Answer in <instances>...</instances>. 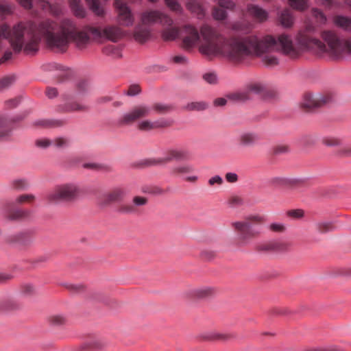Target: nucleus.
I'll use <instances>...</instances> for the list:
<instances>
[{"label":"nucleus","mask_w":351,"mask_h":351,"mask_svg":"<svg viewBox=\"0 0 351 351\" xmlns=\"http://www.w3.org/2000/svg\"><path fill=\"white\" fill-rule=\"evenodd\" d=\"M169 122L164 119H160L154 121L143 120L138 123V128L143 131H149L154 129L162 128L169 125Z\"/></svg>","instance_id":"obj_16"},{"label":"nucleus","mask_w":351,"mask_h":351,"mask_svg":"<svg viewBox=\"0 0 351 351\" xmlns=\"http://www.w3.org/2000/svg\"><path fill=\"white\" fill-rule=\"evenodd\" d=\"M58 95L57 88L53 87H47L46 90V95L49 99H53Z\"/></svg>","instance_id":"obj_55"},{"label":"nucleus","mask_w":351,"mask_h":351,"mask_svg":"<svg viewBox=\"0 0 351 351\" xmlns=\"http://www.w3.org/2000/svg\"><path fill=\"white\" fill-rule=\"evenodd\" d=\"M316 228L319 233H325L333 230L331 222L323 221L316 224Z\"/></svg>","instance_id":"obj_36"},{"label":"nucleus","mask_w":351,"mask_h":351,"mask_svg":"<svg viewBox=\"0 0 351 351\" xmlns=\"http://www.w3.org/2000/svg\"><path fill=\"white\" fill-rule=\"evenodd\" d=\"M214 105L215 106H223L226 104L227 100L225 98H217L214 100Z\"/></svg>","instance_id":"obj_63"},{"label":"nucleus","mask_w":351,"mask_h":351,"mask_svg":"<svg viewBox=\"0 0 351 351\" xmlns=\"http://www.w3.org/2000/svg\"><path fill=\"white\" fill-rule=\"evenodd\" d=\"M70 8L73 14L80 19L85 18L86 16V10L81 4H77L75 5L70 6Z\"/></svg>","instance_id":"obj_32"},{"label":"nucleus","mask_w":351,"mask_h":351,"mask_svg":"<svg viewBox=\"0 0 351 351\" xmlns=\"http://www.w3.org/2000/svg\"><path fill=\"white\" fill-rule=\"evenodd\" d=\"M34 198H35V197L34 195L25 194V195H21L19 196L16 199L15 202L17 204H22L25 202H30V201L33 200Z\"/></svg>","instance_id":"obj_49"},{"label":"nucleus","mask_w":351,"mask_h":351,"mask_svg":"<svg viewBox=\"0 0 351 351\" xmlns=\"http://www.w3.org/2000/svg\"><path fill=\"white\" fill-rule=\"evenodd\" d=\"M278 19L284 27H291L294 21V18L289 9L281 11L278 14Z\"/></svg>","instance_id":"obj_21"},{"label":"nucleus","mask_w":351,"mask_h":351,"mask_svg":"<svg viewBox=\"0 0 351 351\" xmlns=\"http://www.w3.org/2000/svg\"><path fill=\"white\" fill-rule=\"evenodd\" d=\"M132 35L135 41L139 43L147 42L152 36L150 29L142 25H137L134 27Z\"/></svg>","instance_id":"obj_17"},{"label":"nucleus","mask_w":351,"mask_h":351,"mask_svg":"<svg viewBox=\"0 0 351 351\" xmlns=\"http://www.w3.org/2000/svg\"><path fill=\"white\" fill-rule=\"evenodd\" d=\"M287 215L293 219H300L304 216V211L302 209L291 210Z\"/></svg>","instance_id":"obj_47"},{"label":"nucleus","mask_w":351,"mask_h":351,"mask_svg":"<svg viewBox=\"0 0 351 351\" xmlns=\"http://www.w3.org/2000/svg\"><path fill=\"white\" fill-rule=\"evenodd\" d=\"M323 43L316 36V28L308 25L296 34L295 40L300 49H316L327 52L335 58L351 54V39L340 37L332 30H326L322 33Z\"/></svg>","instance_id":"obj_3"},{"label":"nucleus","mask_w":351,"mask_h":351,"mask_svg":"<svg viewBox=\"0 0 351 351\" xmlns=\"http://www.w3.org/2000/svg\"><path fill=\"white\" fill-rule=\"evenodd\" d=\"M290 149L288 145L285 144H279L273 147L272 152L275 155H280L287 154L289 152Z\"/></svg>","instance_id":"obj_40"},{"label":"nucleus","mask_w":351,"mask_h":351,"mask_svg":"<svg viewBox=\"0 0 351 351\" xmlns=\"http://www.w3.org/2000/svg\"><path fill=\"white\" fill-rule=\"evenodd\" d=\"M223 182V180H222V178L219 176V175H216L212 178H210L209 180H208V184L210 185V186H213L215 184H218V185H221Z\"/></svg>","instance_id":"obj_57"},{"label":"nucleus","mask_w":351,"mask_h":351,"mask_svg":"<svg viewBox=\"0 0 351 351\" xmlns=\"http://www.w3.org/2000/svg\"><path fill=\"white\" fill-rule=\"evenodd\" d=\"M153 109L157 111L158 113H164L165 112L169 111L171 108L170 106L164 104H156Z\"/></svg>","instance_id":"obj_48"},{"label":"nucleus","mask_w":351,"mask_h":351,"mask_svg":"<svg viewBox=\"0 0 351 351\" xmlns=\"http://www.w3.org/2000/svg\"><path fill=\"white\" fill-rule=\"evenodd\" d=\"M334 3L333 0H317V3L321 5L330 8L332 6Z\"/></svg>","instance_id":"obj_60"},{"label":"nucleus","mask_w":351,"mask_h":351,"mask_svg":"<svg viewBox=\"0 0 351 351\" xmlns=\"http://www.w3.org/2000/svg\"><path fill=\"white\" fill-rule=\"evenodd\" d=\"M90 10L97 16L104 14V8L100 5L99 0H85Z\"/></svg>","instance_id":"obj_27"},{"label":"nucleus","mask_w":351,"mask_h":351,"mask_svg":"<svg viewBox=\"0 0 351 351\" xmlns=\"http://www.w3.org/2000/svg\"><path fill=\"white\" fill-rule=\"evenodd\" d=\"M25 116H16L12 118L0 117V141L8 138L12 130L14 128V124L22 120Z\"/></svg>","instance_id":"obj_15"},{"label":"nucleus","mask_w":351,"mask_h":351,"mask_svg":"<svg viewBox=\"0 0 351 351\" xmlns=\"http://www.w3.org/2000/svg\"><path fill=\"white\" fill-rule=\"evenodd\" d=\"M341 154L348 156L351 154V145H346L341 148Z\"/></svg>","instance_id":"obj_64"},{"label":"nucleus","mask_w":351,"mask_h":351,"mask_svg":"<svg viewBox=\"0 0 351 351\" xmlns=\"http://www.w3.org/2000/svg\"><path fill=\"white\" fill-rule=\"evenodd\" d=\"M14 80L15 78L12 76L5 77L0 80V90L10 87Z\"/></svg>","instance_id":"obj_43"},{"label":"nucleus","mask_w":351,"mask_h":351,"mask_svg":"<svg viewBox=\"0 0 351 351\" xmlns=\"http://www.w3.org/2000/svg\"><path fill=\"white\" fill-rule=\"evenodd\" d=\"M147 203V199L144 197L135 196L133 198L134 206H144Z\"/></svg>","instance_id":"obj_53"},{"label":"nucleus","mask_w":351,"mask_h":351,"mask_svg":"<svg viewBox=\"0 0 351 351\" xmlns=\"http://www.w3.org/2000/svg\"><path fill=\"white\" fill-rule=\"evenodd\" d=\"M127 193V191L123 188H115L112 191L99 197L98 204L104 207L113 202H120L123 200Z\"/></svg>","instance_id":"obj_14"},{"label":"nucleus","mask_w":351,"mask_h":351,"mask_svg":"<svg viewBox=\"0 0 351 351\" xmlns=\"http://www.w3.org/2000/svg\"><path fill=\"white\" fill-rule=\"evenodd\" d=\"M59 110L63 112H82L88 110V107L83 104L77 101H72L61 105L58 107Z\"/></svg>","instance_id":"obj_19"},{"label":"nucleus","mask_w":351,"mask_h":351,"mask_svg":"<svg viewBox=\"0 0 351 351\" xmlns=\"http://www.w3.org/2000/svg\"><path fill=\"white\" fill-rule=\"evenodd\" d=\"M315 351H341V350L337 346H330L324 348H317Z\"/></svg>","instance_id":"obj_62"},{"label":"nucleus","mask_w":351,"mask_h":351,"mask_svg":"<svg viewBox=\"0 0 351 351\" xmlns=\"http://www.w3.org/2000/svg\"><path fill=\"white\" fill-rule=\"evenodd\" d=\"M226 180L230 183H234L238 180V176L236 173L228 172L225 176Z\"/></svg>","instance_id":"obj_56"},{"label":"nucleus","mask_w":351,"mask_h":351,"mask_svg":"<svg viewBox=\"0 0 351 351\" xmlns=\"http://www.w3.org/2000/svg\"><path fill=\"white\" fill-rule=\"evenodd\" d=\"M117 211L121 214H132L136 212V208L131 204H123L118 208Z\"/></svg>","instance_id":"obj_39"},{"label":"nucleus","mask_w":351,"mask_h":351,"mask_svg":"<svg viewBox=\"0 0 351 351\" xmlns=\"http://www.w3.org/2000/svg\"><path fill=\"white\" fill-rule=\"evenodd\" d=\"M203 79L210 84H215L217 82V75L215 73H206L204 74Z\"/></svg>","instance_id":"obj_44"},{"label":"nucleus","mask_w":351,"mask_h":351,"mask_svg":"<svg viewBox=\"0 0 351 351\" xmlns=\"http://www.w3.org/2000/svg\"><path fill=\"white\" fill-rule=\"evenodd\" d=\"M179 34V29L177 27H167L162 32L161 36L165 41H172L178 37Z\"/></svg>","instance_id":"obj_26"},{"label":"nucleus","mask_w":351,"mask_h":351,"mask_svg":"<svg viewBox=\"0 0 351 351\" xmlns=\"http://www.w3.org/2000/svg\"><path fill=\"white\" fill-rule=\"evenodd\" d=\"M38 24L33 22L19 23L12 29L5 24L0 25V39L9 40L13 51L16 53L23 51L26 55H34L39 50L41 38L46 43V37L39 30Z\"/></svg>","instance_id":"obj_4"},{"label":"nucleus","mask_w":351,"mask_h":351,"mask_svg":"<svg viewBox=\"0 0 351 351\" xmlns=\"http://www.w3.org/2000/svg\"><path fill=\"white\" fill-rule=\"evenodd\" d=\"M204 26H208L210 28H211L213 30L214 33L216 35L217 40H220V42H223L224 40H230V38L228 39V38H223L219 37L217 35V34L216 33L215 30L207 24L203 25L201 27L200 34H199L197 29L195 26L188 24V25H184L182 27V34H184L182 37L183 48H184L185 49H191L193 48L196 45V44L198 43V41H199L200 35H201L202 40L201 44L199 47V51L203 55V53L200 51V47L205 43V40H204V37L202 34V27ZM204 56H207L206 55H204ZM208 56V57H215V56Z\"/></svg>","instance_id":"obj_6"},{"label":"nucleus","mask_w":351,"mask_h":351,"mask_svg":"<svg viewBox=\"0 0 351 351\" xmlns=\"http://www.w3.org/2000/svg\"><path fill=\"white\" fill-rule=\"evenodd\" d=\"M64 317L61 315H56L51 317V322L53 325H60L64 322Z\"/></svg>","instance_id":"obj_58"},{"label":"nucleus","mask_w":351,"mask_h":351,"mask_svg":"<svg viewBox=\"0 0 351 351\" xmlns=\"http://www.w3.org/2000/svg\"><path fill=\"white\" fill-rule=\"evenodd\" d=\"M332 101L330 96H324L320 94L313 95L307 93L304 96L302 106L308 109H314L319 108L322 105L328 104Z\"/></svg>","instance_id":"obj_13"},{"label":"nucleus","mask_w":351,"mask_h":351,"mask_svg":"<svg viewBox=\"0 0 351 351\" xmlns=\"http://www.w3.org/2000/svg\"><path fill=\"white\" fill-rule=\"evenodd\" d=\"M141 21L143 25H152L160 24L162 26L171 27L173 19L165 12L158 10H147L141 14Z\"/></svg>","instance_id":"obj_7"},{"label":"nucleus","mask_w":351,"mask_h":351,"mask_svg":"<svg viewBox=\"0 0 351 351\" xmlns=\"http://www.w3.org/2000/svg\"><path fill=\"white\" fill-rule=\"evenodd\" d=\"M269 229L274 232H282L285 230V226L282 223L275 222L269 225Z\"/></svg>","instance_id":"obj_51"},{"label":"nucleus","mask_w":351,"mask_h":351,"mask_svg":"<svg viewBox=\"0 0 351 351\" xmlns=\"http://www.w3.org/2000/svg\"><path fill=\"white\" fill-rule=\"evenodd\" d=\"M114 8L117 12V21L121 25L125 27L132 26L134 19L131 9L121 0H115Z\"/></svg>","instance_id":"obj_11"},{"label":"nucleus","mask_w":351,"mask_h":351,"mask_svg":"<svg viewBox=\"0 0 351 351\" xmlns=\"http://www.w3.org/2000/svg\"><path fill=\"white\" fill-rule=\"evenodd\" d=\"M280 245L281 244L280 243H272L265 244L263 246H261L259 250H280L282 249L280 247Z\"/></svg>","instance_id":"obj_46"},{"label":"nucleus","mask_w":351,"mask_h":351,"mask_svg":"<svg viewBox=\"0 0 351 351\" xmlns=\"http://www.w3.org/2000/svg\"><path fill=\"white\" fill-rule=\"evenodd\" d=\"M186 6L187 9L199 19H203L206 12L202 6L196 1L186 2Z\"/></svg>","instance_id":"obj_20"},{"label":"nucleus","mask_w":351,"mask_h":351,"mask_svg":"<svg viewBox=\"0 0 351 351\" xmlns=\"http://www.w3.org/2000/svg\"><path fill=\"white\" fill-rule=\"evenodd\" d=\"M38 30L45 36L47 48L60 53L65 52L71 42L78 49L86 48L90 43L89 34L94 40L104 38L113 43L124 36L123 30L117 25H106L100 29L86 25L80 29L77 23L69 18H64L58 22L49 19L43 21Z\"/></svg>","instance_id":"obj_2"},{"label":"nucleus","mask_w":351,"mask_h":351,"mask_svg":"<svg viewBox=\"0 0 351 351\" xmlns=\"http://www.w3.org/2000/svg\"><path fill=\"white\" fill-rule=\"evenodd\" d=\"M202 34L205 40L200 47L203 54L221 56L231 61L239 62L246 56L256 55L262 57L265 66L274 67L279 62L274 55L271 54L273 51H280L292 58L299 55L291 37L286 34H280L277 38L271 35L261 38L256 36L231 38L223 42L217 40L213 30L208 26L202 27Z\"/></svg>","instance_id":"obj_1"},{"label":"nucleus","mask_w":351,"mask_h":351,"mask_svg":"<svg viewBox=\"0 0 351 351\" xmlns=\"http://www.w3.org/2000/svg\"><path fill=\"white\" fill-rule=\"evenodd\" d=\"M215 293L213 289L210 287H201L193 289L191 294L193 298L204 299L212 296Z\"/></svg>","instance_id":"obj_22"},{"label":"nucleus","mask_w":351,"mask_h":351,"mask_svg":"<svg viewBox=\"0 0 351 351\" xmlns=\"http://www.w3.org/2000/svg\"><path fill=\"white\" fill-rule=\"evenodd\" d=\"M212 15L216 21H223L227 18L228 14L224 9L215 7L213 10Z\"/></svg>","instance_id":"obj_31"},{"label":"nucleus","mask_w":351,"mask_h":351,"mask_svg":"<svg viewBox=\"0 0 351 351\" xmlns=\"http://www.w3.org/2000/svg\"><path fill=\"white\" fill-rule=\"evenodd\" d=\"M192 171L193 167L189 165H178L173 169V172L177 173H188Z\"/></svg>","instance_id":"obj_41"},{"label":"nucleus","mask_w":351,"mask_h":351,"mask_svg":"<svg viewBox=\"0 0 351 351\" xmlns=\"http://www.w3.org/2000/svg\"><path fill=\"white\" fill-rule=\"evenodd\" d=\"M207 107H208V104L204 101H193V102L189 103L186 106V109L188 110L200 111V110H205L206 108H207Z\"/></svg>","instance_id":"obj_30"},{"label":"nucleus","mask_w":351,"mask_h":351,"mask_svg":"<svg viewBox=\"0 0 351 351\" xmlns=\"http://www.w3.org/2000/svg\"><path fill=\"white\" fill-rule=\"evenodd\" d=\"M19 99L17 98L12 99L6 101V105L9 108H14L19 105Z\"/></svg>","instance_id":"obj_61"},{"label":"nucleus","mask_w":351,"mask_h":351,"mask_svg":"<svg viewBox=\"0 0 351 351\" xmlns=\"http://www.w3.org/2000/svg\"><path fill=\"white\" fill-rule=\"evenodd\" d=\"M167 7L173 12L179 14L183 13V8L178 0H163Z\"/></svg>","instance_id":"obj_29"},{"label":"nucleus","mask_w":351,"mask_h":351,"mask_svg":"<svg viewBox=\"0 0 351 351\" xmlns=\"http://www.w3.org/2000/svg\"><path fill=\"white\" fill-rule=\"evenodd\" d=\"M65 123L64 121L63 120H40L37 121L36 122V124L38 125H43V126H57L60 127L63 125Z\"/></svg>","instance_id":"obj_34"},{"label":"nucleus","mask_w":351,"mask_h":351,"mask_svg":"<svg viewBox=\"0 0 351 351\" xmlns=\"http://www.w3.org/2000/svg\"><path fill=\"white\" fill-rule=\"evenodd\" d=\"M312 14L318 23L321 24H325L326 23V16L319 9L313 8L312 10Z\"/></svg>","instance_id":"obj_38"},{"label":"nucleus","mask_w":351,"mask_h":351,"mask_svg":"<svg viewBox=\"0 0 351 351\" xmlns=\"http://www.w3.org/2000/svg\"><path fill=\"white\" fill-rule=\"evenodd\" d=\"M77 89L78 94H84L88 90V84L86 81H80L77 84Z\"/></svg>","instance_id":"obj_50"},{"label":"nucleus","mask_w":351,"mask_h":351,"mask_svg":"<svg viewBox=\"0 0 351 351\" xmlns=\"http://www.w3.org/2000/svg\"><path fill=\"white\" fill-rule=\"evenodd\" d=\"M258 140V137L254 133H243L239 137V142L242 146H252Z\"/></svg>","instance_id":"obj_25"},{"label":"nucleus","mask_w":351,"mask_h":351,"mask_svg":"<svg viewBox=\"0 0 351 351\" xmlns=\"http://www.w3.org/2000/svg\"><path fill=\"white\" fill-rule=\"evenodd\" d=\"M14 12V6L3 1L0 3V19L3 20L7 15H11Z\"/></svg>","instance_id":"obj_28"},{"label":"nucleus","mask_w":351,"mask_h":351,"mask_svg":"<svg viewBox=\"0 0 351 351\" xmlns=\"http://www.w3.org/2000/svg\"><path fill=\"white\" fill-rule=\"evenodd\" d=\"M232 226L238 233V239L243 245L250 243L261 232L259 230L252 228L251 223L245 221L233 222Z\"/></svg>","instance_id":"obj_8"},{"label":"nucleus","mask_w":351,"mask_h":351,"mask_svg":"<svg viewBox=\"0 0 351 351\" xmlns=\"http://www.w3.org/2000/svg\"><path fill=\"white\" fill-rule=\"evenodd\" d=\"M14 186L18 189H23L27 187V184L25 180H18L14 182Z\"/></svg>","instance_id":"obj_59"},{"label":"nucleus","mask_w":351,"mask_h":351,"mask_svg":"<svg viewBox=\"0 0 351 351\" xmlns=\"http://www.w3.org/2000/svg\"><path fill=\"white\" fill-rule=\"evenodd\" d=\"M29 212L25 210H16L8 218L10 220L25 218L28 216Z\"/></svg>","instance_id":"obj_42"},{"label":"nucleus","mask_w":351,"mask_h":351,"mask_svg":"<svg viewBox=\"0 0 351 351\" xmlns=\"http://www.w3.org/2000/svg\"><path fill=\"white\" fill-rule=\"evenodd\" d=\"M53 145L58 148H64L68 147L71 141L66 137H58L52 141Z\"/></svg>","instance_id":"obj_35"},{"label":"nucleus","mask_w":351,"mask_h":351,"mask_svg":"<svg viewBox=\"0 0 351 351\" xmlns=\"http://www.w3.org/2000/svg\"><path fill=\"white\" fill-rule=\"evenodd\" d=\"M80 193L79 186L73 182L56 185L48 194L47 199L51 203L59 202H71L77 199Z\"/></svg>","instance_id":"obj_5"},{"label":"nucleus","mask_w":351,"mask_h":351,"mask_svg":"<svg viewBox=\"0 0 351 351\" xmlns=\"http://www.w3.org/2000/svg\"><path fill=\"white\" fill-rule=\"evenodd\" d=\"M35 144L38 147L45 149L53 145V143L48 138H40L36 140Z\"/></svg>","instance_id":"obj_45"},{"label":"nucleus","mask_w":351,"mask_h":351,"mask_svg":"<svg viewBox=\"0 0 351 351\" xmlns=\"http://www.w3.org/2000/svg\"><path fill=\"white\" fill-rule=\"evenodd\" d=\"M141 92V89L138 85H132L130 86L127 95L129 96H136Z\"/></svg>","instance_id":"obj_54"},{"label":"nucleus","mask_w":351,"mask_h":351,"mask_svg":"<svg viewBox=\"0 0 351 351\" xmlns=\"http://www.w3.org/2000/svg\"><path fill=\"white\" fill-rule=\"evenodd\" d=\"M189 158V154L186 150L180 148L167 149L162 157H159L150 162V165H162L172 160H186Z\"/></svg>","instance_id":"obj_10"},{"label":"nucleus","mask_w":351,"mask_h":351,"mask_svg":"<svg viewBox=\"0 0 351 351\" xmlns=\"http://www.w3.org/2000/svg\"><path fill=\"white\" fill-rule=\"evenodd\" d=\"M152 108L147 105H139L133 108L130 112L123 114L119 119L120 124L128 125L139 119L148 116Z\"/></svg>","instance_id":"obj_12"},{"label":"nucleus","mask_w":351,"mask_h":351,"mask_svg":"<svg viewBox=\"0 0 351 351\" xmlns=\"http://www.w3.org/2000/svg\"><path fill=\"white\" fill-rule=\"evenodd\" d=\"M324 143L326 146L333 147V146H339L341 145V142L339 139L335 138H325L324 140Z\"/></svg>","instance_id":"obj_52"},{"label":"nucleus","mask_w":351,"mask_h":351,"mask_svg":"<svg viewBox=\"0 0 351 351\" xmlns=\"http://www.w3.org/2000/svg\"><path fill=\"white\" fill-rule=\"evenodd\" d=\"M266 92V86L261 82H254L247 85L246 88L242 91H239L232 94L230 99L244 102L253 99V95H264Z\"/></svg>","instance_id":"obj_9"},{"label":"nucleus","mask_w":351,"mask_h":351,"mask_svg":"<svg viewBox=\"0 0 351 351\" xmlns=\"http://www.w3.org/2000/svg\"><path fill=\"white\" fill-rule=\"evenodd\" d=\"M219 6L223 9L232 10L236 4L232 0H215Z\"/></svg>","instance_id":"obj_37"},{"label":"nucleus","mask_w":351,"mask_h":351,"mask_svg":"<svg viewBox=\"0 0 351 351\" xmlns=\"http://www.w3.org/2000/svg\"><path fill=\"white\" fill-rule=\"evenodd\" d=\"M334 23L345 31L351 32V18L338 15L334 18Z\"/></svg>","instance_id":"obj_23"},{"label":"nucleus","mask_w":351,"mask_h":351,"mask_svg":"<svg viewBox=\"0 0 351 351\" xmlns=\"http://www.w3.org/2000/svg\"><path fill=\"white\" fill-rule=\"evenodd\" d=\"M102 53L112 58H120L122 57L121 49L113 45H108L103 47Z\"/></svg>","instance_id":"obj_24"},{"label":"nucleus","mask_w":351,"mask_h":351,"mask_svg":"<svg viewBox=\"0 0 351 351\" xmlns=\"http://www.w3.org/2000/svg\"><path fill=\"white\" fill-rule=\"evenodd\" d=\"M290 6L298 10H304L307 8V0H289Z\"/></svg>","instance_id":"obj_33"},{"label":"nucleus","mask_w":351,"mask_h":351,"mask_svg":"<svg viewBox=\"0 0 351 351\" xmlns=\"http://www.w3.org/2000/svg\"><path fill=\"white\" fill-rule=\"evenodd\" d=\"M247 10L252 16L261 22L266 21L268 18V12L257 5L250 4Z\"/></svg>","instance_id":"obj_18"}]
</instances>
